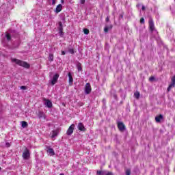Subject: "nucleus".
Here are the masks:
<instances>
[{"mask_svg": "<svg viewBox=\"0 0 175 175\" xmlns=\"http://www.w3.org/2000/svg\"><path fill=\"white\" fill-rule=\"evenodd\" d=\"M12 62H14L16 65H19V66H23V68H26L27 69L29 68V64L26 62H23L21 60H18L17 59H12Z\"/></svg>", "mask_w": 175, "mask_h": 175, "instance_id": "nucleus-1", "label": "nucleus"}, {"mask_svg": "<svg viewBox=\"0 0 175 175\" xmlns=\"http://www.w3.org/2000/svg\"><path fill=\"white\" fill-rule=\"evenodd\" d=\"M11 36H12V34H10V33H7L5 35V37L2 39L1 42H2V44L4 46V47H6L9 42H10L12 39Z\"/></svg>", "mask_w": 175, "mask_h": 175, "instance_id": "nucleus-2", "label": "nucleus"}, {"mask_svg": "<svg viewBox=\"0 0 175 175\" xmlns=\"http://www.w3.org/2000/svg\"><path fill=\"white\" fill-rule=\"evenodd\" d=\"M22 157L23 159L28 160L29 159V157H31V153L29 152V150L28 148H25V151L23 152Z\"/></svg>", "mask_w": 175, "mask_h": 175, "instance_id": "nucleus-3", "label": "nucleus"}, {"mask_svg": "<svg viewBox=\"0 0 175 175\" xmlns=\"http://www.w3.org/2000/svg\"><path fill=\"white\" fill-rule=\"evenodd\" d=\"M73 131H75V124H72L67 130L66 135H68V136H70L73 133Z\"/></svg>", "mask_w": 175, "mask_h": 175, "instance_id": "nucleus-4", "label": "nucleus"}, {"mask_svg": "<svg viewBox=\"0 0 175 175\" xmlns=\"http://www.w3.org/2000/svg\"><path fill=\"white\" fill-rule=\"evenodd\" d=\"M47 154L50 155L51 157H53V155H55V152H54V149L51 148L50 146L47 147Z\"/></svg>", "mask_w": 175, "mask_h": 175, "instance_id": "nucleus-5", "label": "nucleus"}, {"mask_svg": "<svg viewBox=\"0 0 175 175\" xmlns=\"http://www.w3.org/2000/svg\"><path fill=\"white\" fill-rule=\"evenodd\" d=\"M58 29H59V34L61 36H64V31H64V28L62 27V22L59 23Z\"/></svg>", "mask_w": 175, "mask_h": 175, "instance_id": "nucleus-6", "label": "nucleus"}, {"mask_svg": "<svg viewBox=\"0 0 175 175\" xmlns=\"http://www.w3.org/2000/svg\"><path fill=\"white\" fill-rule=\"evenodd\" d=\"M59 77V75H58V74H55L53 76V79L51 80L52 85H54V84H55V83H57V81H58Z\"/></svg>", "mask_w": 175, "mask_h": 175, "instance_id": "nucleus-7", "label": "nucleus"}, {"mask_svg": "<svg viewBox=\"0 0 175 175\" xmlns=\"http://www.w3.org/2000/svg\"><path fill=\"white\" fill-rule=\"evenodd\" d=\"M118 128L119 130H120L122 132L123 131H125V125L124 124V123H122V122H119L118 123Z\"/></svg>", "mask_w": 175, "mask_h": 175, "instance_id": "nucleus-8", "label": "nucleus"}, {"mask_svg": "<svg viewBox=\"0 0 175 175\" xmlns=\"http://www.w3.org/2000/svg\"><path fill=\"white\" fill-rule=\"evenodd\" d=\"M149 28L152 32L155 29V26L154 25V21L152 19H150L149 21Z\"/></svg>", "mask_w": 175, "mask_h": 175, "instance_id": "nucleus-9", "label": "nucleus"}, {"mask_svg": "<svg viewBox=\"0 0 175 175\" xmlns=\"http://www.w3.org/2000/svg\"><path fill=\"white\" fill-rule=\"evenodd\" d=\"M44 105L48 107L49 109H51V107H53V103L50 100L45 99Z\"/></svg>", "mask_w": 175, "mask_h": 175, "instance_id": "nucleus-10", "label": "nucleus"}, {"mask_svg": "<svg viewBox=\"0 0 175 175\" xmlns=\"http://www.w3.org/2000/svg\"><path fill=\"white\" fill-rule=\"evenodd\" d=\"M78 129L82 132L85 131V127H84V124H83V123H79Z\"/></svg>", "mask_w": 175, "mask_h": 175, "instance_id": "nucleus-11", "label": "nucleus"}, {"mask_svg": "<svg viewBox=\"0 0 175 175\" xmlns=\"http://www.w3.org/2000/svg\"><path fill=\"white\" fill-rule=\"evenodd\" d=\"M58 136V130H53L51 132V137L54 139V137H57Z\"/></svg>", "mask_w": 175, "mask_h": 175, "instance_id": "nucleus-12", "label": "nucleus"}, {"mask_svg": "<svg viewBox=\"0 0 175 175\" xmlns=\"http://www.w3.org/2000/svg\"><path fill=\"white\" fill-rule=\"evenodd\" d=\"M62 10V5L59 4V5H57V7L55 10V12L56 13H59Z\"/></svg>", "mask_w": 175, "mask_h": 175, "instance_id": "nucleus-13", "label": "nucleus"}, {"mask_svg": "<svg viewBox=\"0 0 175 175\" xmlns=\"http://www.w3.org/2000/svg\"><path fill=\"white\" fill-rule=\"evenodd\" d=\"M163 119V116L159 115L155 117L156 122H161V120Z\"/></svg>", "mask_w": 175, "mask_h": 175, "instance_id": "nucleus-14", "label": "nucleus"}, {"mask_svg": "<svg viewBox=\"0 0 175 175\" xmlns=\"http://www.w3.org/2000/svg\"><path fill=\"white\" fill-rule=\"evenodd\" d=\"M111 28H113V25H111L105 26L104 28V32H109V30L111 29Z\"/></svg>", "mask_w": 175, "mask_h": 175, "instance_id": "nucleus-15", "label": "nucleus"}, {"mask_svg": "<svg viewBox=\"0 0 175 175\" xmlns=\"http://www.w3.org/2000/svg\"><path fill=\"white\" fill-rule=\"evenodd\" d=\"M68 79H69V84L72 85L73 84V78L72 77V74L70 72L68 73Z\"/></svg>", "mask_w": 175, "mask_h": 175, "instance_id": "nucleus-16", "label": "nucleus"}, {"mask_svg": "<svg viewBox=\"0 0 175 175\" xmlns=\"http://www.w3.org/2000/svg\"><path fill=\"white\" fill-rule=\"evenodd\" d=\"M174 87H175V83L172 82L171 84L167 88L168 92L169 91H170V90H172V88H174Z\"/></svg>", "mask_w": 175, "mask_h": 175, "instance_id": "nucleus-17", "label": "nucleus"}, {"mask_svg": "<svg viewBox=\"0 0 175 175\" xmlns=\"http://www.w3.org/2000/svg\"><path fill=\"white\" fill-rule=\"evenodd\" d=\"M21 126H22V128H27V126H28V123L25 121H22Z\"/></svg>", "mask_w": 175, "mask_h": 175, "instance_id": "nucleus-18", "label": "nucleus"}, {"mask_svg": "<svg viewBox=\"0 0 175 175\" xmlns=\"http://www.w3.org/2000/svg\"><path fill=\"white\" fill-rule=\"evenodd\" d=\"M44 117V111H39L38 112V118H43Z\"/></svg>", "mask_w": 175, "mask_h": 175, "instance_id": "nucleus-19", "label": "nucleus"}, {"mask_svg": "<svg viewBox=\"0 0 175 175\" xmlns=\"http://www.w3.org/2000/svg\"><path fill=\"white\" fill-rule=\"evenodd\" d=\"M49 59L52 62V61H54V55L50 53L49 56Z\"/></svg>", "mask_w": 175, "mask_h": 175, "instance_id": "nucleus-20", "label": "nucleus"}, {"mask_svg": "<svg viewBox=\"0 0 175 175\" xmlns=\"http://www.w3.org/2000/svg\"><path fill=\"white\" fill-rule=\"evenodd\" d=\"M134 96H135V98H136L137 99H139V98H140V93H139V92H135V94H134Z\"/></svg>", "mask_w": 175, "mask_h": 175, "instance_id": "nucleus-21", "label": "nucleus"}, {"mask_svg": "<svg viewBox=\"0 0 175 175\" xmlns=\"http://www.w3.org/2000/svg\"><path fill=\"white\" fill-rule=\"evenodd\" d=\"M77 68L79 72L81 71V69H82L81 68V64L78 63L77 65Z\"/></svg>", "mask_w": 175, "mask_h": 175, "instance_id": "nucleus-22", "label": "nucleus"}, {"mask_svg": "<svg viewBox=\"0 0 175 175\" xmlns=\"http://www.w3.org/2000/svg\"><path fill=\"white\" fill-rule=\"evenodd\" d=\"M85 94H86L87 95L88 94V83H86V85H85Z\"/></svg>", "mask_w": 175, "mask_h": 175, "instance_id": "nucleus-23", "label": "nucleus"}, {"mask_svg": "<svg viewBox=\"0 0 175 175\" xmlns=\"http://www.w3.org/2000/svg\"><path fill=\"white\" fill-rule=\"evenodd\" d=\"M68 53H70V54H75V50H73V49H70Z\"/></svg>", "mask_w": 175, "mask_h": 175, "instance_id": "nucleus-24", "label": "nucleus"}, {"mask_svg": "<svg viewBox=\"0 0 175 175\" xmlns=\"http://www.w3.org/2000/svg\"><path fill=\"white\" fill-rule=\"evenodd\" d=\"M97 174L98 175H105V172L103 171H98Z\"/></svg>", "mask_w": 175, "mask_h": 175, "instance_id": "nucleus-25", "label": "nucleus"}, {"mask_svg": "<svg viewBox=\"0 0 175 175\" xmlns=\"http://www.w3.org/2000/svg\"><path fill=\"white\" fill-rule=\"evenodd\" d=\"M83 32H84L85 35H88V29H84Z\"/></svg>", "mask_w": 175, "mask_h": 175, "instance_id": "nucleus-26", "label": "nucleus"}, {"mask_svg": "<svg viewBox=\"0 0 175 175\" xmlns=\"http://www.w3.org/2000/svg\"><path fill=\"white\" fill-rule=\"evenodd\" d=\"M126 175H131V170H126Z\"/></svg>", "mask_w": 175, "mask_h": 175, "instance_id": "nucleus-27", "label": "nucleus"}, {"mask_svg": "<svg viewBox=\"0 0 175 175\" xmlns=\"http://www.w3.org/2000/svg\"><path fill=\"white\" fill-rule=\"evenodd\" d=\"M154 79H155V78H154V77H150L149 78V81H154Z\"/></svg>", "mask_w": 175, "mask_h": 175, "instance_id": "nucleus-28", "label": "nucleus"}, {"mask_svg": "<svg viewBox=\"0 0 175 175\" xmlns=\"http://www.w3.org/2000/svg\"><path fill=\"white\" fill-rule=\"evenodd\" d=\"M80 3L84 5L85 3V0H80Z\"/></svg>", "mask_w": 175, "mask_h": 175, "instance_id": "nucleus-29", "label": "nucleus"}, {"mask_svg": "<svg viewBox=\"0 0 175 175\" xmlns=\"http://www.w3.org/2000/svg\"><path fill=\"white\" fill-rule=\"evenodd\" d=\"M91 92V85L88 84V94Z\"/></svg>", "mask_w": 175, "mask_h": 175, "instance_id": "nucleus-30", "label": "nucleus"}, {"mask_svg": "<svg viewBox=\"0 0 175 175\" xmlns=\"http://www.w3.org/2000/svg\"><path fill=\"white\" fill-rule=\"evenodd\" d=\"M140 23H141V24H144V18H142L140 19Z\"/></svg>", "mask_w": 175, "mask_h": 175, "instance_id": "nucleus-31", "label": "nucleus"}, {"mask_svg": "<svg viewBox=\"0 0 175 175\" xmlns=\"http://www.w3.org/2000/svg\"><path fill=\"white\" fill-rule=\"evenodd\" d=\"M172 83H175V75L172 78Z\"/></svg>", "mask_w": 175, "mask_h": 175, "instance_id": "nucleus-32", "label": "nucleus"}, {"mask_svg": "<svg viewBox=\"0 0 175 175\" xmlns=\"http://www.w3.org/2000/svg\"><path fill=\"white\" fill-rule=\"evenodd\" d=\"M21 90H27V87L25 86H21Z\"/></svg>", "mask_w": 175, "mask_h": 175, "instance_id": "nucleus-33", "label": "nucleus"}, {"mask_svg": "<svg viewBox=\"0 0 175 175\" xmlns=\"http://www.w3.org/2000/svg\"><path fill=\"white\" fill-rule=\"evenodd\" d=\"M5 146H6V147H10V144H9V142H7L5 144Z\"/></svg>", "mask_w": 175, "mask_h": 175, "instance_id": "nucleus-34", "label": "nucleus"}, {"mask_svg": "<svg viewBox=\"0 0 175 175\" xmlns=\"http://www.w3.org/2000/svg\"><path fill=\"white\" fill-rule=\"evenodd\" d=\"M65 54H66V52L62 51V55H65Z\"/></svg>", "mask_w": 175, "mask_h": 175, "instance_id": "nucleus-35", "label": "nucleus"}, {"mask_svg": "<svg viewBox=\"0 0 175 175\" xmlns=\"http://www.w3.org/2000/svg\"><path fill=\"white\" fill-rule=\"evenodd\" d=\"M105 175H113L112 172H107Z\"/></svg>", "mask_w": 175, "mask_h": 175, "instance_id": "nucleus-36", "label": "nucleus"}, {"mask_svg": "<svg viewBox=\"0 0 175 175\" xmlns=\"http://www.w3.org/2000/svg\"><path fill=\"white\" fill-rule=\"evenodd\" d=\"M52 5H55V0H52Z\"/></svg>", "mask_w": 175, "mask_h": 175, "instance_id": "nucleus-37", "label": "nucleus"}, {"mask_svg": "<svg viewBox=\"0 0 175 175\" xmlns=\"http://www.w3.org/2000/svg\"><path fill=\"white\" fill-rule=\"evenodd\" d=\"M146 8L144 6H142V10H144Z\"/></svg>", "mask_w": 175, "mask_h": 175, "instance_id": "nucleus-38", "label": "nucleus"}, {"mask_svg": "<svg viewBox=\"0 0 175 175\" xmlns=\"http://www.w3.org/2000/svg\"><path fill=\"white\" fill-rule=\"evenodd\" d=\"M64 0H61V3H64Z\"/></svg>", "mask_w": 175, "mask_h": 175, "instance_id": "nucleus-39", "label": "nucleus"}, {"mask_svg": "<svg viewBox=\"0 0 175 175\" xmlns=\"http://www.w3.org/2000/svg\"><path fill=\"white\" fill-rule=\"evenodd\" d=\"M109 20V17H107V18H106V21H107Z\"/></svg>", "mask_w": 175, "mask_h": 175, "instance_id": "nucleus-40", "label": "nucleus"}, {"mask_svg": "<svg viewBox=\"0 0 175 175\" xmlns=\"http://www.w3.org/2000/svg\"><path fill=\"white\" fill-rule=\"evenodd\" d=\"M59 175H64V174H60Z\"/></svg>", "mask_w": 175, "mask_h": 175, "instance_id": "nucleus-41", "label": "nucleus"}, {"mask_svg": "<svg viewBox=\"0 0 175 175\" xmlns=\"http://www.w3.org/2000/svg\"><path fill=\"white\" fill-rule=\"evenodd\" d=\"M1 167H0V170H1Z\"/></svg>", "mask_w": 175, "mask_h": 175, "instance_id": "nucleus-42", "label": "nucleus"}]
</instances>
